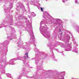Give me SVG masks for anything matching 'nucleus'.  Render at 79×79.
<instances>
[{"instance_id": "nucleus-42", "label": "nucleus", "mask_w": 79, "mask_h": 79, "mask_svg": "<svg viewBox=\"0 0 79 79\" xmlns=\"http://www.w3.org/2000/svg\"><path fill=\"white\" fill-rule=\"evenodd\" d=\"M20 34H21V33L20 32Z\"/></svg>"}, {"instance_id": "nucleus-34", "label": "nucleus", "mask_w": 79, "mask_h": 79, "mask_svg": "<svg viewBox=\"0 0 79 79\" xmlns=\"http://www.w3.org/2000/svg\"><path fill=\"white\" fill-rule=\"evenodd\" d=\"M28 16L29 18H31V17H30V16Z\"/></svg>"}, {"instance_id": "nucleus-35", "label": "nucleus", "mask_w": 79, "mask_h": 79, "mask_svg": "<svg viewBox=\"0 0 79 79\" xmlns=\"http://www.w3.org/2000/svg\"><path fill=\"white\" fill-rule=\"evenodd\" d=\"M33 59H35V60H36V59H35V58H33Z\"/></svg>"}, {"instance_id": "nucleus-28", "label": "nucleus", "mask_w": 79, "mask_h": 79, "mask_svg": "<svg viewBox=\"0 0 79 79\" xmlns=\"http://www.w3.org/2000/svg\"><path fill=\"white\" fill-rule=\"evenodd\" d=\"M44 28H45V27L43 26V27L41 28L42 31H43L44 30Z\"/></svg>"}, {"instance_id": "nucleus-7", "label": "nucleus", "mask_w": 79, "mask_h": 79, "mask_svg": "<svg viewBox=\"0 0 79 79\" xmlns=\"http://www.w3.org/2000/svg\"><path fill=\"white\" fill-rule=\"evenodd\" d=\"M70 44H68V43H66L64 44L62 46L64 47L65 51H71V46H70Z\"/></svg>"}, {"instance_id": "nucleus-30", "label": "nucleus", "mask_w": 79, "mask_h": 79, "mask_svg": "<svg viewBox=\"0 0 79 79\" xmlns=\"http://www.w3.org/2000/svg\"><path fill=\"white\" fill-rule=\"evenodd\" d=\"M41 10L42 11H43V8L40 7Z\"/></svg>"}, {"instance_id": "nucleus-33", "label": "nucleus", "mask_w": 79, "mask_h": 79, "mask_svg": "<svg viewBox=\"0 0 79 79\" xmlns=\"http://www.w3.org/2000/svg\"><path fill=\"white\" fill-rule=\"evenodd\" d=\"M27 66H28V67H29V65H28V64H27Z\"/></svg>"}, {"instance_id": "nucleus-20", "label": "nucleus", "mask_w": 79, "mask_h": 79, "mask_svg": "<svg viewBox=\"0 0 79 79\" xmlns=\"http://www.w3.org/2000/svg\"><path fill=\"white\" fill-rule=\"evenodd\" d=\"M59 36H60V37H61L62 36H63V35H62L63 33L61 31V29H59Z\"/></svg>"}, {"instance_id": "nucleus-21", "label": "nucleus", "mask_w": 79, "mask_h": 79, "mask_svg": "<svg viewBox=\"0 0 79 79\" xmlns=\"http://www.w3.org/2000/svg\"><path fill=\"white\" fill-rule=\"evenodd\" d=\"M6 75L8 77H9V78H11V75L10 73H6Z\"/></svg>"}, {"instance_id": "nucleus-10", "label": "nucleus", "mask_w": 79, "mask_h": 79, "mask_svg": "<svg viewBox=\"0 0 79 79\" xmlns=\"http://www.w3.org/2000/svg\"><path fill=\"white\" fill-rule=\"evenodd\" d=\"M60 74L58 77V79H64V76H65V72H62L59 73Z\"/></svg>"}, {"instance_id": "nucleus-19", "label": "nucleus", "mask_w": 79, "mask_h": 79, "mask_svg": "<svg viewBox=\"0 0 79 79\" xmlns=\"http://www.w3.org/2000/svg\"><path fill=\"white\" fill-rule=\"evenodd\" d=\"M31 5H35V6H37V4H39V3H37V4H35V1L34 0H33L31 1Z\"/></svg>"}, {"instance_id": "nucleus-37", "label": "nucleus", "mask_w": 79, "mask_h": 79, "mask_svg": "<svg viewBox=\"0 0 79 79\" xmlns=\"http://www.w3.org/2000/svg\"><path fill=\"white\" fill-rule=\"evenodd\" d=\"M46 1L47 2V0H46Z\"/></svg>"}, {"instance_id": "nucleus-38", "label": "nucleus", "mask_w": 79, "mask_h": 79, "mask_svg": "<svg viewBox=\"0 0 79 79\" xmlns=\"http://www.w3.org/2000/svg\"><path fill=\"white\" fill-rule=\"evenodd\" d=\"M45 26H47V25H45Z\"/></svg>"}, {"instance_id": "nucleus-13", "label": "nucleus", "mask_w": 79, "mask_h": 79, "mask_svg": "<svg viewBox=\"0 0 79 79\" xmlns=\"http://www.w3.org/2000/svg\"><path fill=\"white\" fill-rule=\"evenodd\" d=\"M27 73H29V71H27L26 73L24 70H23L22 73L21 74V75H23V76H26L27 77V78H32V77H29V76L24 75V74H27Z\"/></svg>"}, {"instance_id": "nucleus-29", "label": "nucleus", "mask_w": 79, "mask_h": 79, "mask_svg": "<svg viewBox=\"0 0 79 79\" xmlns=\"http://www.w3.org/2000/svg\"><path fill=\"white\" fill-rule=\"evenodd\" d=\"M65 0L67 1V0H62V1L63 3H64V2H65Z\"/></svg>"}, {"instance_id": "nucleus-18", "label": "nucleus", "mask_w": 79, "mask_h": 79, "mask_svg": "<svg viewBox=\"0 0 79 79\" xmlns=\"http://www.w3.org/2000/svg\"><path fill=\"white\" fill-rule=\"evenodd\" d=\"M77 48L76 47L74 48L72 50V52H75L77 53Z\"/></svg>"}, {"instance_id": "nucleus-6", "label": "nucleus", "mask_w": 79, "mask_h": 79, "mask_svg": "<svg viewBox=\"0 0 79 79\" xmlns=\"http://www.w3.org/2000/svg\"><path fill=\"white\" fill-rule=\"evenodd\" d=\"M17 7L16 9L18 11H19L20 9H21L23 12L26 11V10L25 9L24 5L23 4L21 3V2H19V3H18L17 5Z\"/></svg>"}, {"instance_id": "nucleus-23", "label": "nucleus", "mask_w": 79, "mask_h": 79, "mask_svg": "<svg viewBox=\"0 0 79 79\" xmlns=\"http://www.w3.org/2000/svg\"><path fill=\"white\" fill-rule=\"evenodd\" d=\"M40 31L41 30V25L44 24V23H43V21H41L40 23Z\"/></svg>"}, {"instance_id": "nucleus-41", "label": "nucleus", "mask_w": 79, "mask_h": 79, "mask_svg": "<svg viewBox=\"0 0 79 79\" xmlns=\"http://www.w3.org/2000/svg\"><path fill=\"white\" fill-rule=\"evenodd\" d=\"M0 78H1V77H0Z\"/></svg>"}, {"instance_id": "nucleus-12", "label": "nucleus", "mask_w": 79, "mask_h": 79, "mask_svg": "<svg viewBox=\"0 0 79 79\" xmlns=\"http://www.w3.org/2000/svg\"><path fill=\"white\" fill-rule=\"evenodd\" d=\"M13 4L12 3H10V6H9V9H8L7 7H5V8H4V11L6 13L7 12H9V10L10 9H11V8H13Z\"/></svg>"}, {"instance_id": "nucleus-8", "label": "nucleus", "mask_w": 79, "mask_h": 79, "mask_svg": "<svg viewBox=\"0 0 79 79\" xmlns=\"http://www.w3.org/2000/svg\"><path fill=\"white\" fill-rule=\"evenodd\" d=\"M25 56L24 57H21L20 56H19L18 57V58H19V60H22L23 61V64H24V62H26V57H27V58H28V53H26L25 54Z\"/></svg>"}, {"instance_id": "nucleus-4", "label": "nucleus", "mask_w": 79, "mask_h": 79, "mask_svg": "<svg viewBox=\"0 0 79 79\" xmlns=\"http://www.w3.org/2000/svg\"><path fill=\"white\" fill-rule=\"evenodd\" d=\"M6 17L8 18V19L10 21H11V22H8V20H5L3 23H2V24L0 25V28H2V27H7L8 26H6V25H13V20L12 19V18H11V16L12 15H8L7 14L6 15Z\"/></svg>"}, {"instance_id": "nucleus-15", "label": "nucleus", "mask_w": 79, "mask_h": 79, "mask_svg": "<svg viewBox=\"0 0 79 79\" xmlns=\"http://www.w3.org/2000/svg\"><path fill=\"white\" fill-rule=\"evenodd\" d=\"M34 50L35 52V56H37V54L38 53H39V51L38 49H37L36 48H34Z\"/></svg>"}, {"instance_id": "nucleus-25", "label": "nucleus", "mask_w": 79, "mask_h": 79, "mask_svg": "<svg viewBox=\"0 0 79 79\" xmlns=\"http://www.w3.org/2000/svg\"><path fill=\"white\" fill-rule=\"evenodd\" d=\"M75 3H77V4H79V2H78L77 0H75Z\"/></svg>"}, {"instance_id": "nucleus-5", "label": "nucleus", "mask_w": 79, "mask_h": 79, "mask_svg": "<svg viewBox=\"0 0 79 79\" xmlns=\"http://www.w3.org/2000/svg\"><path fill=\"white\" fill-rule=\"evenodd\" d=\"M47 56V55L46 54H44L42 56H38L37 57V60L36 61V64H38V62L40 64H41L40 66H38L37 67L38 69H42L43 67L42 66V64L43 63V60L44 59L45 57H46Z\"/></svg>"}, {"instance_id": "nucleus-11", "label": "nucleus", "mask_w": 79, "mask_h": 79, "mask_svg": "<svg viewBox=\"0 0 79 79\" xmlns=\"http://www.w3.org/2000/svg\"><path fill=\"white\" fill-rule=\"evenodd\" d=\"M62 30L63 31H66V32H67V33H69V35L68 34V35H67V36L66 37L67 39V42H68L69 41V40L70 39V35H71L72 36V34H71L70 32H69V31H67V30H66L65 29H64V28H62Z\"/></svg>"}, {"instance_id": "nucleus-16", "label": "nucleus", "mask_w": 79, "mask_h": 79, "mask_svg": "<svg viewBox=\"0 0 79 79\" xmlns=\"http://www.w3.org/2000/svg\"><path fill=\"white\" fill-rule=\"evenodd\" d=\"M72 40L74 44L75 45L76 47H77V46H78V44L76 43V41H75V39H74V38H73Z\"/></svg>"}, {"instance_id": "nucleus-26", "label": "nucleus", "mask_w": 79, "mask_h": 79, "mask_svg": "<svg viewBox=\"0 0 79 79\" xmlns=\"http://www.w3.org/2000/svg\"><path fill=\"white\" fill-rule=\"evenodd\" d=\"M22 77V76L21 75H20L18 79H21V77Z\"/></svg>"}, {"instance_id": "nucleus-39", "label": "nucleus", "mask_w": 79, "mask_h": 79, "mask_svg": "<svg viewBox=\"0 0 79 79\" xmlns=\"http://www.w3.org/2000/svg\"><path fill=\"white\" fill-rule=\"evenodd\" d=\"M76 47V46H74V47Z\"/></svg>"}, {"instance_id": "nucleus-24", "label": "nucleus", "mask_w": 79, "mask_h": 79, "mask_svg": "<svg viewBox=\"0 0 79 79\" xmlns=\"http://www.w3.org/2000/svg\"><path fill=\"white\" fill-rule=\"evenodd\" d=\"M31 15L33 16H36V14H35L34 13L32 12L31 13Z\"/></svg>"}, {"instance_id": "nucleus-22", "label": "nucleus", "mask_w": 79, "mask_h": 79, "mask_svg": "<svg viewBox=\"0 0 79 79\" xmlns=\"http://www.w3.org/2000/svg\"><path fill=\"white\" fill-rule=\"evenodd\" d=\"M49 78H53L55 79V75H50L49 76Z\"/></svg>"}, {"instance_id": "nucleus-36", "label": "nucleus", "mask_w": 79, "mask_h": 79, "mask_svg": "<svg viewBox=\"0 0 79 79\" xmlns=\"http://www.w3.org/2000/svg\"><path fill=\"white\" fill-rule=\"evenodd\" d=\"M61 53H63V52H61Z\"/></svg>"}, {"instance_id": "nucleus-32", "label": "nucleus", "mask_w": 79, "mask_h": 79, "mask_svg": "<svg viewBox=\"0 0 79 79\" xmlns=\"http://www.w3.org/2000/svg\"><path fill=\"white\" fill-rule=\"evenodd\" d=\"M54 50H56V51H58V49H54Z\"/></svg>"}, {"instance_id": "nucleus-17", "label": "nucleus", "mask_w": 79, "mask_h": 79, "mask_svg": "<svg viewBox=\"0 0 79 79\" xmlns=\"http://www.w3.org/2000/svg\"><path fill=\"white\" fill-rule=\"evenodd\" d=\"M48 47H49L50 49L51 50H53V49L55 48V47H56V46H54V45H49L48 46Z\"/></svg>"}, {"instance_id": "nucleus-1", "label": "nucleus", "mask_w": 79, "mask_h": 79, "mask_svg": "<svg viewBox=\"0 0 79 79\" xmlns=\"http://www.w3.org/2000/svg\"><path fill=\"white\" fill-rule=\"evenodd\" d=\"M9 44V41L8 40H6L3 43V45H6L5 48L1 50L0 51L1 54V60L0 61V71L1 74H5V69L6 66V64H9V65H14L15 63L14 62L15 60H17L14 58L10 60L7 64L6 62V57L5 56L7 54L8 51V46L7 45Z\"/></svg>"}, {"instance_id": "nucleus-27", "label": "nucleus", "mask_w": 79, "mask_h": 79, "mask_svg": "<svg viewBox=\"0 0 79 79\" xmlns=\"http://www.w3.org/2000/svg\"><path fill=\"white\" fill-rule=\"evenodd\" d=\"M11 29L12 30V32H13V31H14V28L11 27Z\"/></svg>"}, {"instance_id": "nucleus-40", "label": "nucleus", "mask_w": 79, "mask_h": 79, "mask_svg": "<svg viewBox=\"0 0 79 79\" xmlns=\"http://www.w3.org/2000/svg\"><path fill=\"white\" fill-rule=\"evenodd\" d=\"M29 68H31V67H29Z\"/></svg>"}, {"instance_id": "nucleus-14", "label": "nucleus", "mask_w": 79, "mask_h": 79, "mask_svg": "<svg viewBox=\"0 0 79 79\" xmlns=\"http://www.w3.org/2000/svg\"><path fill=\"white\" fill-rule=\"evenodd\" d=\"M42 35L44 36V37L46 38H48V37H50V33L48 32L45 34V33H42Z\"/></svg>"}, {"instance_id": "nucleus-9", "label": "nucleus", "mask_w": 79, "mask_h": 79, "mask_svg": "<svg viewBox=\"0 0 79 79\" xmlns=\"http://www.w3.org/2000/svg\"><path fill=\"white\" fill-rule=\"evenodd\" d=\"M16 34L14 33V32H12L11 35H7V38L9 40H11L12 38H13V39L16 38Z\"/></svg>"}, {"instance_id": "nucleus-31", "label": "nucleus", "mask_w": 79, "mask_h": 79, "mask_svg": "<svg viewBox=\"0 0 79 79\" xmlns=\"http://www.w3.org/2000/svg\"><path fill=\"white\" fill-rule=\"evenodd\" d=\"M36 77V75H35L33 76V78H35V77Z\"/></svg>"}, {"instance_id": "nucleus-3", "label": "nucleus", "mask_w": 79, "mask_h": 79, "mask_svg": "<svg viewBox=\"0 0 79 79\" xmlns=\"http://www.w3.org/2000/svg\"><path fill=\"white\" fill-rule=\"evenodd\" d=\"M43 18L44 19H46L48 18V19H51L52 21H51V23H54L55 24L57 25V22H59V21H62L60 19H54L51 16L50 14L47 12H45L44 13Z\"/></svg>"}, {"instance_id": "nucleus-2", "label": "nucleus", "mask_w": 79, "mask_h": 79, "mask_svg": "<svg viewBox=\"0 0 79 79\" xmlns=\"http://www.w3.org/2000/svg\"><path fill=\"white\" fill-rule=\"evenodd\" d=\"M27 31L28 32V33L29 35L31 37V39L29 40L28 42H25V45L21 46V45L23 44L22 43H19L18 42L17 43L18 47H19L21 48H22L23 49H25V50H27L29 48V45H31V44H33V45H35V47H36V42L35 40V38H34V35L33 34V30H32V25L30 26L29 27H28L27 29Z\"/></svg>"}]
</instances>
